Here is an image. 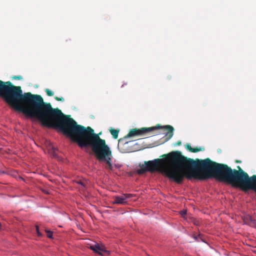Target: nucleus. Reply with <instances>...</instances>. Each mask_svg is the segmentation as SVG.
<instances>
[{
  "label": "nucleus",
  "instance_id": "1",
  "mask_svg": "<svg viewBox=\"0 0 256 256\" xmlns=\"http://www.w3.org/2000/svg\"><path fill=\"white\" fill-rule=\"evenodd\" d=\"M8 85L0 80V96L16 110L26 116L38 120L46 127L56 128L64 114L54 109L50 104H44L42 98L30 92L22 94L20 86Z\"/></svg>",
  "mask_w": 256,
  "mask_h": 256
},
{
  "label": "nucleus",
  "instance_id": "2",
  "mask_svg": "<svg viewBox=\"0 0 256 256\" xmlns=\"http://www.w3.org/2000/svg\"><path fill=\"white\" fill-rule=\"evenodd\" d=\"M56 128L76 142L81 148L90 146L97 159L100 162H106V168L112 170L114 167L116 168H121L119 164L112 165L111 162L112 152L110 148L106 145L105 140L94 134L90 128H86L77 125L73 119L68 118L65 116H63Z\"/></svg>",
  "mask_w": 256,
  "mask_h": 256
},
{
  "label": "nucleus",
  "instance_id": "3",
  "mask_svg": "<svg viewBox=\"0 0 256 256\" xmlns=\"http://www.w3.org/2000/svg\"><path fill=\"white\" fill-rule=\"evenodd\" d=\"M189 164V168L190 166L199 167L206 171L210 176L220 180L240 187L244 190H252L256 192V175L249 177L241 169L239 171L232 170L226 165L212 162L208 158L198 162L190 160Z\"/></svg>",
  "mask_w": 256,
  "mask_h": 256
},
{
  "label": "nucleus",
  "instance_id": "4",
  "mask_svg": "<svg viewBox=\"0 0 256 256\" xmlns=\"http://www.w3.org/2000/svg\"><path fill=\"white\" fill-rule=\"evenodd\" d=\"M190 160H186L179 152H172L166 158L150 160L144 164L148 172H160L170 180L181 183L188 174Z\"/></svg>",
  "mask_w": 256,
  "mask_h": 256
},
{
  "label": "nucleus",
  "instance_id": "5",
  "mask_svg": "<svg viewBox=\"0 0 256 256\" xmlns=\"http://www.w3.org/2000/svg\"><path fill=\"white\" fill-rule=\"evenodd\" d=\"M158 128L159 127L156 126L148 128H142L140 129L134 128L130 131L126 138H130L134 136H142L148 132H151Z\"/></svg>",
  "mask_w": 256,
  "mask_h": 256
},
{
  "label": "nucleus",
  "instance_id": "6",
  "mask_svg": "<svg viewBox=\"0 0 256 256\" xmlns=\"http://www.w3.org/2000/svg\"><path fill=\"white\" fill-rule=\"evenodd\" d=\"M132 196V194H124L120 196L114 197L113 203L114 204H126L128 202V200Z\"/></svg>",
  "mask_w": 256,
  "mask_h": 256
},
{
  "label": "nucleus",
  "instance_id": "7",
  "mask_svg": "<svg viewBox=\"0 0 256 256\" xmlns=\"http://www.w3.org/2000/svg\"><path fill=\"white\" fill-rule=\"evenodd\" d=\"M90 248L95 252L98 253L100 255L102 254V252H103L106 253L108 254H110V252L106 249L104 246L103 244L96 243L90 246Z\"/></svg>",
  "mask_w": 256,
  "mask_h": 256
},
{
  "label": "nucleus",
  "instance_id": "8",
  "mask_svg": "<svg viewBox=\"0 0 256 256\" xmlns=\"http://www.w3.org/2000/svg\"><path fill=\"white\" fill-rule=\"evenodd\" d=\"M46 149L48 153L53 157H56L58 150L54 146L52 142H48L46 144Z\"/></svg>",
  "mask_w": 256,
  "mask_h": 256
},
{
  "label": "nucleus",
  "instance_id": "9",
  "mask_svg": "<svg viewBox=\"0 0 256 256\" xmlns=\"http://www.w3.org/2000/svg\"><path fill=\"white\" fill-rule=\"evenodd\" d=\"M244 222L245 224L251 225L252 222L251 216L248 214L244 216Z\"/></svg>",
  "mask_w": 256,
  "mask_h": 256
},
{
  "label": "nucleus",
  "instance_id": "10",
  "mask_svg": "<svg viewBox=\"0 0 256 256\" xmlns=\"http://www.w3.org/2000/svg\"><path fill=\"white\" fill-rule=\"evenodd\" d=\"M110 134H112V135L113 136V137L114 138L116 139V138H118V132H119V130H114V129L111 128L110 130Z\"/></svg>",
  "mask_w": 256,
  "mask_h": 256
},
{
  "label": "nucleus",
  "instance_id": "11",
  "mask_svg": "<svg viewBox=\"0 0 256 256\" xmlns=\"http://www.w3.org/2000/svg\"><path fill=\"white\" fill-rule=\"evenodd\" d=\"M146 172H148V171H147V170H146V168H144V164H143L140 166V168L138 170V174H144Z\"/></svg>",
  "mask_w": 256,
  "mask_h": 256
},
{
  "label": "nucleus",
  "instance_id": "12",
  "mask_svg": "<svg viewBox=\"0 0 256 256\" xmlns=\"http://www.w3.org/2000/svg\"><path fill=\"white\" fill-rule=\"evenodd\" d=\"M187 148H188V149L190 151V152H198V151H200V150L198 149V148H192L190 146H189V145H188V146H187Z\"/></svg>",
  "mask_w": 256,
  "mask_h": 256
},
{
  "label": "nucleus",
  "instance_id": "13",
  "mask_svg": "<svg viewBox=\"0 0 256 256\" xmlns=\"http://www.w3.org/2000/svg\"><path fill=\"white\" fill-rule=\"evenodd\" d=\"M46 94L49 96H54V92L49 89H46Z\"/></svg>",
  "mask_w": 256,
  "mask_h": 256
},
{
  "label": "nucleus",
  "instance_id": "14",
  "mask_svg": "<svg viewBox=\"0 0 256 256\" xmlns=\"http://www.w3.org/2000/svg\"><path fill=\"white\" fill-rule=\"evenodd\" d=\"M46 232H47L48 234V237L50 238H52V232L49 231V230H46Z\"/></svg>",
  "mask_w": 256,
  "mask_h": 256
},
{
  "label": "nucleus",
  "instance_id": "15",
  "mask_svg": "<svg viewBox=\"0 0 256 256\" xmlns=\"http://www.w3.org/2000/svg\"><path fill=\"white\" fill-rule=\"evenodd\" d=\"M186 210H182L180 212V214L182 216H184V215L186 214Z\"/></svg>",
  "mask_w": 256,
  "mask_h": 256
},
{
  "label": "nucleus",
  "instance_id": "16",
  "mask_svg": "<svg viewBox=\"0 0 256 256\" xmlns=\"http://www.w3.org/2000/svg\"><path fill=\"white\" fill-rule=\"evenodd\" d=\"M57 100H59V101H63L64 100V98H58V97H56L55 98Z\"/></svg>",
  "mask_w": 256,
  "mask_h": 256
},
{
  "label": "nucleus",
  "instance_id": "17",
  "mask_svg": "<svg viewBox=\"0 0 256 256\" xmlns=\"http://www.w3.org/2000/svg\"><path fill=\"white\" fill-rule=\"evenodd\" d=\"M166 128H168L171 132H172L173 128L170 126H167Z\"/></svg>",
  "mask_w": 256,
  "mask_h": 256
},
{
  "label": "nucleus",
  "instance_id": "18",
  "mask_svg": "<svg viewBox=\"0 0 256 256\" xmlns=\"http://www.w3.org/2000/svg\"><path fill=\"white\" fill-rule=\"evenodd\" d=\"M36 230H37L38 234V235H40L38 227H36Z\"/></svg>",
  "mask_w": 256,
  "mask_h": 256
},
{
  "label": "nucleus",
  "instance_id": "19",
  "mask_svg": "<svg viewBox=\"0 0 256 256\" xmlns=\"http://www.w3.org/2000/svg\"><path fill=\"white\" fill-rule=\"evenodd\" d=\"M78 183L82 184V186H84V183L82 182H78Z\"/></svg>",
  "mask_w": 256,
  "mask_h": 256
}]
</instances>
